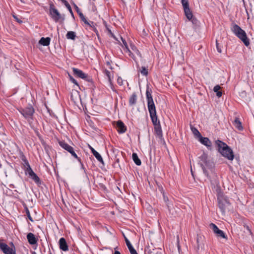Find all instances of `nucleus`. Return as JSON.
<instances>
[{
  "instance_id": "4be33fe9",
  "label": "nucleus",
  "mask_w": 254,
  "mask_h": 254,
  "mask_svg": "<svg viewBox=\"0 0 254 254\" xmlns=\"http://www.w3.org/2000/svg\"><path fill=\"white\" fill-rule=\"evenodd\" d=\"M29 177L37 185H39L41 184V181L40 178L34 172L30 175Z\"/></svg>"
},
{
  "instance_id": "7ed1b4c3",
  "label": "nucleus",
  "mask_w": 254,
  "mask_h": 254,
  "mask_svg": "<svg viewBox=\"0 0 254 254\" xmlns=\"http://www.w3.org/2000/svg\"><path fill=\"white\" fill-rule=\"evenodd\" d=\"M215 144L219 152L229 160H233L234 155L232 150L227 144L220 140L215 141Z\"/></svg>"
},
{
  "instance_id": "473e14b6",
  "label": "nucleus",
  "mask_w": 254,
  "mask_h": 254,
  "mask_svg": "<svg viewBox=\"0 0 254 254\" xmlns=\"http://www.w3.org/2000/svg\"><path fill=\"white\" fill-rule=\"evenodd\" d=\"M141 74L144 76H147L148 75V69L145 66H142L140 70Z\"/></svg>"
},
{
  "instance_id": "864d4df0",
  "label": "nucleus",
  "mask_w": 254,
  "mask_h": 254,
  "mask_svg": "<svg viewBox=\"0 0 254 254\" xmlns=\"http://www.w3.org/2000/svg\"><path fill=\"white\" fill-rule=\"evenodd\" d=\"M128 53V55L131 57H132V56H133V54L131 53V52L130 51H129V52Z\"/></svg>"
},
{
  "instance_id": "9d476101",
  "label": "nucleus",
  "mask_w": 254,
  "mask_h": 254,
  "mask_svg": "<svg viewBox=\"0 0 254 254\" xmlns=\"http://www.w3.org/2000/svg\"><path fill=\"white\" fill-rule=\"evenodd\" d=\"M209 226L210 228L213 230V232L216 234L217 237L225 239L226 238L224 232L220 230L215 224L211 223Z\"/></svg>"
},
{
  "instance_id": "052dcab7",
  "label": "nucleus",
  "mask_w": 254,
  "mask_h": 254,
  "mask_svg": "<svg viewBox=\"0 0 254 254\" xmlns=\"http://www.w3.org/2000/svg\"><path fill=\"white\" fill-rule=\"evenodd\" d=\"M133 48H135V47L134 46H133V47L132 48V50H133Z\"/></svg>"
},
{
  "instance_id": "cd10ccee",
  "label": "nucleus",
  "mask_w": 254,
  "mask_h": 254,
  "mask_svg": "<svg viewBox=\"0 0 254 254\" xmlns=\"http://www.w3.org/2000/svg\"><path fill=\"white\" fill-rule=\"evenodd\" d=\"M20 157H21V160L23 162V165L24 168H26L27 167H28V166H30L28 160H27L26 157L25 156V155L23 154H22L21 155Z\"/></svg>"
},
{
  "instance_id": "6ab92c4d",
  "label": "nucleus",
  "mask_w": 254,
  "mask_h": 254,
  "mask_svg": "<svg viewBox=\"0 0 254 254\" xmlns=\"http://www.w3.org/2000/svg\"><path fill=\"white\" fill-rule=\"evenodd\" d=\"M51 41V38L50 37H42L39 41V43L43 46H47L50 45Z\"/></svg>"
},
{
  "instance_id": "ea45409f",
  "label": "nucleus",
  "mask_w": 254,
  "mask_h": 254,
  "mask_svg": "<svg viewBox=\"0 0 254 254\" xmlns=\"http://www.w3.org/2000/svg\"><path fill=\"white\" fill-rule=\"evenodd\" d=\"M220 89V86L218 85H217L214 86L213 88V91L214 92L216 93L218 91H219V90Z\"/></svg>"
},
{
  "instance_id": "bf43d9fd",
  "label": "nucleus",
  "mask_w": 254,
  "mask_h": 254,
  "mask_svg": "<svg viewBox=\"0 0 254 254\" xmlns=\"http://www.w3.org/2000/svg\"><path fill=\"white\" fill-rule=\"evenodd\" d=\"M22 3H25V1L23 0H20Z\"/></svg>"
},
{
  "instance_id": "603ef678",
  "label": "nucleus",
  "mask_w": 254,
  "mask_h": 254,
  "mask_svg": "<svg viewBox=\"0 0 254 254\" xmlns=\"http://www.w3.org/2000/svg\"><path fill=\"white\" fill-rule=\"evenodd\" d=\"M124 50H125V52H127V53H128L129 51H130V50L129 49L128 46L127 47H125V49Z\"/></svg>"
},
{
  "instance_id": "1a4fd4ad",
  "label": "nucleus",
  "mask_w": 254,
  "mask_h": 254,
  "mask_svg": "<svg viewBox=\"0 0 254 254\" xmlns=\"http://www.w3.org/2000/svg\"><path fill=\"white\" fill-rule=\"evenodd\" d=\"M73 74L78 77L85 79L86 81H91L92 79L87 74L84 73L81 70L73 67L72 68Z\"/></svg>"
},
{
  "instance_id": "b1692460",
  "label": "nucleus",
  "mask_w": 254,
  "mask_h": 254,
  "mask_svg": "<svg viewBox=\"0 0 254 254\" xmlns=\"http://www.w3.org/2000/svg\"><path fill=\"white\" fill-rule=\"evenodd\" d=\"M168 211L169 212V213L172 214V215H174L175 216V215L176 214V211L174 209V206L173 202L168 203L166 205Z\"/></svg>"
},
{
  "instance_id": "4c0bfd02",
  "label": "nucleus",
  "mask_w": 254,
  "mask_h": 254,
  "mask_svg": "<svg viewBox=\"0 0 254 254\" xmlns=\"http://www.w3.org/2000/svg\"><path fill=\"white\" fill-rule=\"evenodd\" d=\"M163 199H164V202L166 203V205H167V204L168 203H171L172 202V201L169 200L168 197L165 196L164 193H163Z\"/></svg>"
},
{
  "instance_id": "aec40b11",
  "label": "nucleus",
  "mask_w": 254,
  "mask_h": 254,
  "mask_svg": "<svg viewBox=\"0 0 254 254\" xmlns=\"http://www.w3.org/2000/svg\"><path fill=\"white\" fill-rule=\"evenodd\" d=\"M154 130L155 134L158 137H159L160 138H162L163 133L160 124L154 127Z\"/></svg>"
},
{
  "instance_id": "bb28decb",
  "label": "nucleus",
  "mask_w": 254,
  "mask_h": 254,
  "mask_svg": "<svg viewBox=\"0 0 254 254\" xmlns=\"http://www.w3.org/2000/svg\"><path fill=\"white\" fill-rule=\"evenodd\" d=\"M66 37L68 39L74 40L76 37V34L73 31H68L66 35Z\"/></svg>"
},
{
  "instance_id": "f8f14e48",
  "label": "nucleus",
  "mask_w": 254,
  "mask_h": 254,
  "mask_svg": "<svg viewBox=\"0 0 254 254\" xmlns=\"http://www.w3.org/2000/svg\"><path fill=\"white\" fill-rule=\"evenodd\" d=\"M115 123V125L119 133H124L127 131V127L122 121L119 120Z\"/></svg>"
},
{
  "instance_id": "13d9d810",
  "label": "nucleus",
  "mask_w": 254,
  "mask_h": 254,
  "mask_svg": "<svg viewBox=\"0 0 254 254\" xmlns=\"http://www.w3.org/2000/svg\"><path fill=\"white\" fill-rule=\"evenodd\" d=\"M32 254H37L34 251L32 252Z\"/></svg>"
},
{
  "instance_id": "412c9836",
  "label": "nucleus",
  "mask_w": 254,
  "mask_h": 254,
  "mask_svg": "<svg viewBox=\"0 0 254 254\" xmlns=\"http://www.w3.org/2000/svg\"><path fill=\"white\" fill-rule=\"evenodd\" d=\"M137 101V95L136 93L134 92L132 94L129 99V104L130 106L135 105Z\"/></svg>"
},
{
  "instance_id": "a878e982",
  "label": "nucleus",
  "mask_w": 254,
  "mask_h": 254,
  "mask_svg": "<svg viewBox=\"0 0 254 254\" xmlns=\"http://www.w3.org/2000/svg\"><path fill=\"white\" fill-rule=\"evenodd\" d=\"M190 20L193 25V28L194 29H196L199 27L200 22L195 17L192 16V18L190 19Z\"/></svg>"
},
{
  "instance_id": "7c9ffc66",
  "label": "nucleus",
  "mask_w": 254,
  "mask_h": 254,
  "mask_svg": "<svg viewBox=\"0 0 254 254\" xmlns=\"http://www.w3.org/2000/svg\"><path fill=\"white\" fill-rule=\"evenodd\" d=\"M24 209L25 210L26 215L28 217L29 220L30 221H31V222H33V220L30 215V211H29L27 206L26 205H25V206H24Z\"/></svg>"
},
{
  "instance_id": "c756f323",
  "label": "nucleus",
  "mask_w": 254,
  "mask_h": 254,
  "mask_svg": "<svg viewBox=\"0 0 254 254\" xmlns=\"http://www.w3.org/2000/svg\"><path fill=\"white\" fill-rule=\"evenodd\" d=\"M104 73L107 76L109 82L111 83L112 76L111 72L106 69L104 70Z\"/></svg>"
},
{
  "instance_id": "5fc2aeb1",
  "label": "nucleus",
  "mask_w": 254,
  "mask_h": 254,
  "mask_svg": "<svg viewBox=\"0 0 254 254\" xmlns=\"http://www.w3.org/2000/svg\"><path fill=\"white\" fill-rule=\"evenodd\" d=\"M114 254H121V253L118 251H115Z\"/></svg>"
},
{
  "instance_id": "0eeeda50",
  "label": "nucleus",
  "mask_w": 254,
  "mask_h": 254,
  "mask_svg": "<svg viewBox=\"0 0 254 254\" xmlns=\"http://www.w3.org/2000/svg\"><path fill=\"white\" fill-rule=\"evenodd\" d=\"M19 112L26 119H32L35 110L31 105L28 106L25 108H20L18 110Z\"/></svg>"
},
{
  "instance_id": "79ce46f5",
  "label": "nucleus",
  "mask_w": 254,
  "mask_h": 254,
  "mask_svg": "<svg viewBox=\"0 0 254 254\" xmlns=\"http://www.w3.org/2000/svg\"><path fill=\"white\" fill-rule=\"evenodd\" d=\"M216 48H217V51L219 53H221L222 52V50H221V48L219 46V44L218 43L217 40H216Z\"/></svg>"
},
{
  "instance_id": "37998d69",
  "label": "nucleus",
  "mask_w": 254,
  "mask_h": 254,
  "mask_svg": "<svg viewBox=\"0 0 254 254\" xmlns=\"http://www.w3.org/2000/svg\"><path fill=\"white\" fill-rule=\"evenodd\" d=\"M129 251L130 254H138L134 248H131V249L129 250Z\"/></svg>"
},
{
  "instance_id": "49530a36",
  "label": "nucleus",
  "mask_w": 254,
  "mask_h": 254,
  "mask_svg": "<svg viewBox=\"0 0 254 254\" xmlns=\"http://www.w3.org/2000/svg\"><path fill=\"white\" fill-rule=\"evenodd\" d=\"M78 14L79 15V16L80 18L81 19V20L83 18H85L84 15L81 12H78Z\"/></svg>"
},
{
  "instance_id": "f3484780",
  "label": "nucleus",
  "mask_w": 254,
  "mask_h": 254,
  "mask_svg": "<svg viewBox=\"0 0 254 254\" xmlns=\"http://www.w3.org/2000/svg\"><path fill=\"white\" fill-rule=\"evenodd\" d=\"M68 152L71 154L72 156H73L74 158H76L78 160V161L80 163V165L81 166V168L84 170V172H85V168H84V167L83 166V164L82 162H81V160L80 158H79L77 156V154L75 153L73 148L72 147Z\"/></svg>"
},
{
  "instance_id": "6e6d98bb",
  "label": "nucleus",
  "mask_w": 254,
  "mask_h": 254,
  "mask_svg": "<svg viewBox=\"0 0 254 254\" xmlns=\"http://www.w3.org/2000/svg\"><path fill=\"white\" fill-rule=\"evenodd\" d=\"M106 64H107V65H108L109 66H111V63L109 61L107 62Z\"/></svg>"
},
{
  "instance_id": "de8ad7c7",
  "label": "nucleus",
  "mask_w": 254,
  "mask_h": 254,
  "mask_svg": "<svg viewBox=\"0 0 254 254\" xmlns=\"http://www.w3.org/2000/svg\"><path fill=\"white\" fill-rule=\"evenodd\" d=\"M110 35L111 37H112L115 40H116L117 41H118L119 43H120V41L118 39V38L115 36V35L112 33L110 34Z\"/></svg>"
},
{
  "instance_id": "58836bf2",
  "label": "nucleus",
  "mask_w": 254,
  "mask_h": 254,
  "mask_svg": "<svg viewBox=\"0 0 254 254\" xmlns=\"http://www.w3.org/2000/svg\"><path fill=\"white\" fill-rule=\"evenodd\" d=\"M117 82H118V84L120 86L123 85V80L122 79V78L121 77H119L118 78Z\"/></svg>"
},
{
  "instance_id": "09e8293b",
  "label": "nucleus",
  "mask_w": 254,
  "mask_h": 254,
  "mask_svg": "<svg viewBox=\"0 0 254 254\" xmlns=\"http://www.w3.org/2000/svg\"><path fill=\"white\" fill-rule=\"evenodd\" d=\"M216 95L218 97H220L222 95V92H221L220 91L216 92Z\"/></svg>"
},
{
  "instance_id": "ddd939ff",
  "label": "nucleus",
  "mask_w": 254,
  "mask_h": 254,
  "mask_svg": "<svg viewBox=\"0 0 254 254\" xmlns=\"http://www.w3.org/2000/svg\"><path fill=\"white\" fill-rule=\"evenodd\" d=\"M60 249L63 251L66 252L68 250V247L65 239L64 238H61L59 240Z\"/></svg>"
},
{
  "instance_id": "f704fd0d",
  "label": "nucleus",
  "mask_w": 254,
  "mask_h": 254,
  "mask_svg": "<svg viewBox=\"0 0 254 254\" xmlns=\"http://www.w3.org/2000/svg\"><path fill=\"white\" fill-rule=\"evenodd\" d=\"M64 5L67 8V9L68 10V11L70 12V14L71 15L72 17L73 18H74V14H73V11L72 10L71 7L70 5H69V4L68 3V2L66 3Z\"/></svg>"
},
{
  "instance_id": "2f4dec72",
  "label": "nucleus",
  "mask_w": 254,
  "mask_h": 254,
  "mask_svg": "<svg viewBox=\"0 0 254 254\" xmlns=\"http://www.w3.org/2000/svg\"><path fill=\"white\" fill-rule=\"evenodd\" d=\"M191 130L192 131V132H193V133L194 134V135L196 136H197L198 138L199 137V136H201V134L199 132V131L195 127H191Z\"/></svg>"
},
{
  "instance_id": "a18cd8bd",
  "label": "nucleus",
  "mask_w": 254,
  "mask_h": 254,
  "mask_svg": "<svg viewBox=\"0 0 254 254\" xmlns=\"http://www.w3.org/2000/svg\"><path fill=\"white\" fill-rule=\"evenodd\" d=\"M78 14L79 15V16L80 18L81 19V20L83 18H85L84 15L81 12H78Z\"/></svg>"
},
{
  "instance_id": "a211bd4d",
  "label": "nucleus",
  "mask_w": 254,
  "mask_h": 254,
  "mask_svg": "<svg viewBox=\"0 0 254 254\" xmlns=\"http://www.w3.org/2000/svg\"><path fill=\"white\" fill-rule=\"evenodd\" d=\"M233 125L239 130H242L243 129L242 123L240 121V119L237 117L235 118L234 121L233 122Z\"/></svg>"
},
{
  "instance_id": "423d86ee",
  "label": "nucleus",
  "mask_w": 254,
  "mask_h": 254,
  "mask_svg": "<svg viewBox=\"0 0 254 254\" xmlns=\"http://www.w3.org/2000/svg\"><path fill=\"white\" fill-rule=\"evenodd\" d=\"M218 206L223 215L225 214L227 207L230 205L228 198L222 194H219L217 196Z\"/></svg>"
},
{
  "instance_id": "c9c22d12",
  "label": "nucleus",
  "mask_w": 254,
  "mask_h": 254,
  "mask_svg": "<svg viewBox=\"0 0 254 254\" xmlns=\"http://www.w3.org/2000/svg\"><path fill=\"white\" fill-rule=\"evenodd\" d=\"M68 76H69L70 81L72 83H73V84L76 85L77 86L79 87V85H78L77 81L71 75H70L69 74H68Z\"/></svg>"
},
{
  "instance_id": "dca6fc26",
  "label": "nucleus",
  "mask_w": 254,
  "mask_h": 254,
  "mask_svg": "<svg viewBox=\"0 0 254 254\" xmlns=\"http://www.w3.org/2000/svg\"><path fill=\"white\" fill-rule=\"evenodd\" d=\"M199 141L203 145L207 146V147L211 146V142L207 137H202L201 135L199 137Z\"/></svg>"
},
{
  "instance_id": "6e6552de",
  "label": "nucleus",
  "mask_w": 254,
  "mask_h": 254,
  "mask_svg": "<svg viewBox=\"0 0 254 254\" xmlns=\"http://www.w3.org/2000/svg\"><path fill=\"white\" fill-rule=\"evenodd\" d=\"M181 2L183 6L186 16L188 19L190 20V19L192 18L193 14L190 8L188 0H181Z\"/></svg>"
},
{
  "instance_id": "e433bc0d",
  "label": "nucleus",
  "mask_w": 254,
  "mask_h": 254,
  "mask_svg": "<svg viewBox=\"0 0 254 254\" xmlns=\"http://www.w3.org/2000/svg\"><path fill=\"white\" fill-rule=\"evenodd\" d=\"M125 239L126 241V245L128 249V250L131 249V248H133L131 243H130L129 241L126 237H125Z\"/></svg>"
},
{
  "instance_id": "39448f33",
  "label": "nucleus",
  "mask_w": 254,
  "mask_h": 254,
  "mask_svg": "<svg viewBox=\"0 0 254 254\" xmlns=\"http://www.w3.org/2000/svg\"><path fill=\"white\" fill-rule=\"evenodd\" d=\"M49 14L51 16V18L56 22H59L60 21L63 22L64 20V14H61L59 12L58 9L56 8L53 2L50 3Z\"/></svg>"
},
{
  "instance_id": "8fccbe9b",
  "label": "nucleus",
  "mask_w": 254,
  "mask_h": 254,
  "mask_svg": "<svg viewBox=\"0 0 254 254\" xmlns=\"http://www.w3.org/2000/svg\"><path fill=\"white\" fill-rule=\"evenodd\" d=\"M81 20L84 22V24H88V20L86 19V18L85 17L84 18H83L82 19H81Z\"/></svg>"
},
{
  "instance_id": "20e7f679",
  "label": "nucleus",
  "mask_w": 254,
  "mask_h": 254,
  "mask_svg": "<svg viewBox=\"0 0 254 254\" xmlns=\"http://www.w3.org/2000/svg\"><path fill=\"white\" fill-rule=\"evenodd\" d=\"M231 30L235 35L238 37L244 44L248 47L250 45V40L248 38L246 32L236 24L233 25Z\"/></svg>"
},
{
  "instance_id": "f257e3e1",
  "label": "nucleus",
  "mask_w": 254,
  "mask_h": 254,
  "mask_svg": "<svg viewBox=\"0 0 254 254\" xmlns=\"http://www.w3.org/2000/svg\"><path fill=\"white\" fill-rule=\"evenodd\" d=\"M198 159V164L201 167L204 174L209 180H210L211 177L208 171L211 173H214L215 167L214 161L205 152H203Z\"/></svg>"
},
{
  "instance_id": "72a5a7b5",
  "label": "nucleus",
  "mask_w": 254,
  "mask_h": 254,
  "mask_svg": "<svg viewBox=\"0 0 254 254\" xmlns=\"http://www.w3.org/2000/svg\"><path fill=\"white\" fill-rule=\"evenodd\" d=\"M24 170L25 174L26 175L28 174L29 176L30 175H31V174H32L33 173H34V171L31 168L30 166H28V167H27L26 168H24Z\"/></svg>"
},
{
  "instance_id": "4468645a",
  "label": "nucleus",
  "mask_w": 254,
  "mask_h": 254,
  "mask_svg": "<svg viewBox=\"0 0 254 254\" xmlns=\"http://www.w3.org/2000/svg\"><path fill=\"white\" fill-rule=\"evenodd\" d=\"M89 147L91 150L92 153L94 155V156L97 159V160L100 163H101L102 164H104V162L101 155L90 145H89Z\"/></svg>"
},
{
  "instance_id": "f03ea898",
  "label": "nucleus",
  "mask_w": 254,
  "mask_h": 254,
  "mask_svg": "<svg viewBox=\"0 0 254 254\" xmlns=\"http://www.w3.org/2000/svg\"><path fill=\"white\" fill-rule=\"evenodd\" d=\"M152 90L148 87H147L146 91V96L147 102V106L150 114V116L153 124L154 127L160 125V121L158 120L156 114V108L152 96L151 95Z\"/></svg>"
},
{
  "instance_id": "2eb2a0df",
  "label": "nucleus",
  "mask_w": 254,
  "mask_h": 254,
  "mask_svg": "<svg viewBox=\"0 0 254 254\" xmlns=\"http://www.w3.org/2000/svg\"><path fill=\"white\" fill-rule=\"evenodd\" d=\"M27 239L28 243L30 245H35L37 243V240L36 238L35 235L32 233H29L27 235Z\"/></svg>"
},
{
  "instance_id": "4d7b16f0",
  "label": "nucleus",
  "mask_w": 254,
  "mask_h": 254,
  "mask_svg": "<svg viewBox=\"0 0 254 254\" xmlns=\"http://www.w3.org/2000/svg\"><path fill=\"white\" fill-rule=\"evenodd\" d=\"M107 30L110 34L112 33L111 30L110 29H109L108 28H107Z\"/></svg>"
},
{
  "instance_id": "a19ab883",
  "label": "nucleus",
  "mask_w": 254,
  "mask_h": 254,
  "mask_svg": "<svg viewBox=\"0 0 254 254\" xmlns=\"http://www.w3.org/2000/svg\"><path fill=\"white\" fill-rule=\"evenodd\" d=\"M120 38L123 42V44L125 48L127 47L128 46L127 44L126 40L125 39H124L122 37H120Z\"/></svg>"
},
{
  "instance_id": "393cba45",
  "label": "nucleus",
  "mask_w": 254,
  "mask_h": 254,
  "mask_svg": "<svg viewBox=\"0 0 254 254\" xmlns=\"http://www.w3.org/2000/svg\"><path fill=\"white\" fill-rule=\"evenodd\" d=\"M132 159L135 164L137 166H140L141 164V161L138 158L136 153H133L132 155Z\"/></svg>"
},
{
  "instance_id": "3c124183",
  "label": "nucleus",
  "mask_w": 254,
  "mask_h": 254,
  "mask_svg": "<svg viewBox=\"0 0 254 254\" xmlns=\"http://www.w3.org/2000/svg\"><path fill=\"white\" fill-rule=\"evenodd\" d=\"M13 17L16 20V21L18 22V23H21L22 22V21L18 19L17 18V17L16 16H13Z\"/></svg>"
},
{
  "instance_id": "5701e85b",
  "label": "nucleus",
  "mask_w": 254,
  "mask_h": 254,
  "mask_svg": "<svg viewBox=\"0 0 254 254\" xmlns=\"http://www.w3.org/2000/svg\"><path fill=\"white\" fill-rule=\"evenodd\" d=\"M59 143L61 147L67 151H69L72 148V146H70L64 141H60L59 142Z\"/></svg>"
},
{
  "instance_id": "c85d7f7f",
  "label": "nucleus",
  "mask_w": 254,
  "mask_h": 254,
  "mask_svg": "<svg viewBox=\"0 0 254 254\" xmlns=\"http://www.w3.org/2000/svg\"><path fill=\"white\" fill-rule=\"evenodd\" d=\"M94 23L93 21H88V24H85V25L89 26L98 35V31L97 29L94 26Z\"/></svg>"
},
{
  "instance_id": "c03bdc74",
  "label": "nucleus",
  "mask_w": 254,
  "mask_h": 254,
  "mask_svg": "<svg viewBox=\"0 0 254 254\" xmlns=\"http://www.w3.org/2000/svg\"><path fill=\"white\" fill-rule=\"evenodd\" d=\"M73 5L77 13L81 12L79 7L74 3H73Z\"/></svg>"
},
{
  "instance_id": "9b49d317",
  "label": "nucleus",
  "mask_w": 254,
  "mask_h": 254,
  "mask_svg": "<svg viewBox=\"0 0 254 254\" xmlns=\"http://www.w3.org/2000/svg\"><path fill=\"white\" fill-rule=\"evenodd\" d=\"M0 249L4 254H16L15 250L9 247L5 243L0 242Z\"/></svg>"
}]
</instances>
